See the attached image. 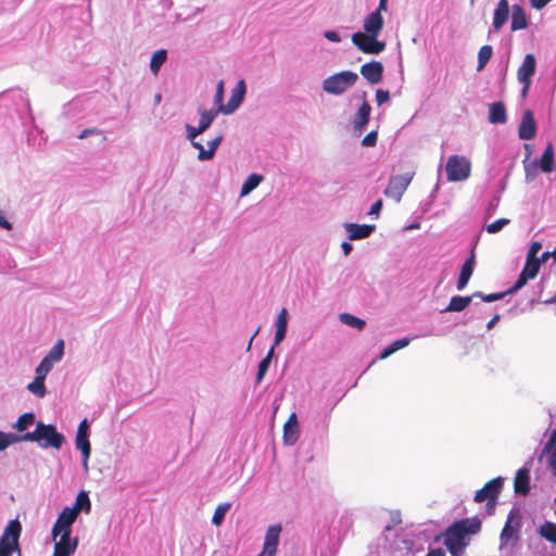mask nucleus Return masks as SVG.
<instances>
[{
	"label": "nucleus",
	"instance_id": "obj_1",
	"mask_svg": "<svg viewBox=\"0 0 556 556\" xmlns=\"http://www.w3.org/2000/svg\"><path fill=\"white\" fill-rule=\"evenodd\" d=\"M481 529L478 518H465L454 522L445 532L444 544L453 556H459L466 545L468 534H476Z\"/></svg>",
	"mask_w": 556,
	"mask_h": 556
},
{
	"label": "nucleus",
	"instance_id": "obj_2",
	"mask_svg": "<svg viewBox=\"0 0 556 556\" xmlns=\"http://www.w3.org/2000/svg\"><path fill=\"white\" fill-rule=\"evenodd\" d=\"M23 442H37L41 447H53L60 450L65 442L62 433L58 432L55 426L38 421L31 432L22 434Z\"/></svg>",
	"mask_w": 556,
	"mask_h": 556
},
{
	"label": "nucleus",
	"instance_id": "obj_3",
	"mask_svg": "<svg viewBox=\"0 0 556 556\" xmlns=\"http://www.w3.org/2000/svg\"><path fill=\"white\" fill-rule=\"evenodd\" d=\"M21 533V522L17 519L9 521L0 538V556H12L14 552H20Z\"/></svg>",
	"mask_w": 556,
	"mask_h": 556
},
{
	"label": "nucleus",
	"instance_id": "obj_4",
	"mask_svg": "<svg viewBox=\"0 0 556 556\" xmlns=\"http://www.w3.org/2000/svg\"><path fill=\"white\" fill-rule=\"evenodd\" d=\"M358 79L356 73L351 71H343L333 74L323 81V89L330 94H341L348 88L354 86Z\"/></svg>",
	"mask_w": 556,
	"mask_h": 556
},
{
	"label": "nucleus",
	"instance_id": "obj_5",
	"mask_svg": "<svg viewBox=\"0 0 556 556\" xmlns=\"http://www.w3.org/2000/svg\"><path fill=\"white\" fill-rule=\"evenodd\" d=\"M448 181H462L467 179L471 173L470 162L462 155H451L445 165Z\"/></svg>",
	"mask_w": 556,
	"mask_h": 556
},
{
	"label": "nucleus",
	"instance_id": "obj_6",
	"mask_svg": "<svg viewBox=\"0 0 556 556\" xmlns=\"http://www.w3.org/2000/svg\"><path fill=\"white\" fill-rule=\"evenodd\" d=\"M414 176V172L391 176L384 190V195L387 198L393 199L399 203L402 200V197L407 190L408 186L410 185Z\"/></svg>",
	"mask_w": 556,
	"mask_h": 556
},
{
	"label": "nucleus",
	"instance_id": "obj_7",
	"mask_svg": "<svg viewBox=\"0 0 556 556\" xmlns=\"http://www.w3.org/2000/svg\"><path fill=\"white\" fill-rule=\"evenodd\" d=\"M377 38V35L357 31L352 35V42L364 53L378 54L386 49V42Z\"/></svg>",
	"mask_w": 556,
	"mask_h": 556
},
{
	"label": "nucleus",
	"instance_id": "obj_8",
	"mask_svg": "<svg viewBox=\"0 0 556 556\" xmlns=\"http://www.w3.org/2000/svg\"><path fill=\"white\" fill-rule=\"evenodd\" d=\"M504 484V478L497 477L484 484V486L480 490H478L475 494V502L482 503L484 501H488V505L494 506L496 503V500L501 493V490Z\"/></svg>",
	"mask_w": 556,
	"mask_h": 556
},
{
	"label": "nucleus",
	"instance_id": "obj_9",
	"mask_svg": "<svg viewBox=\"0 0 556 556\" xmlns=\"http://www.w3.org/2000/svg\"><path fill=\"white\" fill-rule=\"evenodd\" d=\"M78 515L75 509H71L70 507H65L59 515L52 531L51 535L55 541L60 533H72V525L77 519Z\"/></svg>",
	"mask_w": 556,
	"mask_h": 556
},
{
	"label": "nucleus",
	"instance_id": "obj_10",
	"mask_svg": "<svg viewBox=\"0 0 556 556\" xmlns=\"http://www.w3.org/2000/svg\"><path fill=\"white\" fill-rule=\"evenodd\" d=\"M76 448L79 450L84 457V466L87 468L88 459L91 453V445L89 442V425L87 419H83L77 428L76 440H75Z\"/></svg>",
	"mask_w": 556,
	"mask_h": 556
},
{
	"label": "nucleus",
	"instance_id": "obj_11",
	"mask_svg": "<svg viewBox=\"0 0 556 556\" xmlns=\"http://www.w3.org/2000/svg\"><path fill=\"white\" fill-rule=\"evenodd\" d=\"M72 533H60V540L55 541L53 556H71L73 555L78 546V539H71Z\"/></svg>",
	"mask_w": 556,
	"mask_h": 556
},
{
	"label": "nucleus",
	"instance_id": "obj_12",
	"mask_svg": "<svg viewBox=\"0 0 556 556\" xmlns=\"http://www.w3.org/2000/svg\"><path fill=\"white\" fill-rule=\"evenodd\" d=\"M280 525L270 526L265 535L264 547L261 556H275L279 543Z\"/></svg>",
	"mask_w": 556,
	"mask_h": 556
},
{
	"label": "nucleus",
	"instance_id": "obj_13",
	"mask_svg": "<svg viewBox=\"0 0 556 556\" xmlns=\"http://www.w3.org/2000/svg\"><path fill=\"white\" fill-rule=\"evenodd\" d=\"M383 65L379 61H370L361 66L362 76L370 84L375 85L381 81L383 76Z\"/></svg>",
	"mask_w": 556,
	"mask_h": 556
},
{
	"label": "nucleus",
	"instance_id": "obj_14",
	"mask_svg": "<svg viewBox=\"0 0 556 556\" xmlns=\"http://www.w3.org/2000/svg\"><path fill=\"white\" fill-rule=\"evenodd\" d=\"M536 61L533 54L528 53L525 55L521 65L517 70V79L519 83L531 81L535 73Z\"/></svg>",
	"mask_w": 556,
	"mask_h": 556
},
{
	"label": "nucleus",
	"instance_id": "obj_15",
	"mask_svg": "<svg viewBox=\"0 0 556 556\" xmlns=\"http://www.w3.org/2000/svg\"><path fill=\"white\" fill-rule=\"evenodd\" d=\"M536 134V124L531 111H526L518 128V136L522 140H530Z\"/></svg>",
	"mask_w": 556,
	"mask_h": 556
},
{
	"label": "nucleus",
	"instance_id": "obj_16",
	"mask_svg": "<svg viewBox=\"0 0 556 556\" xmlns=\"http://www.w3.org/2000/svg\"><path fill=\"white\" fill-rule=\"evenodd\" d=\"M547 456V465L554 476H556V429L551 432V435L545 443L541 458Z\"/></svg>",
	"mask_w": 556,
	"mask_h": 556
},
{
	"label": "nucleus",
	"instance_id": "obj_17",
	"mask_svg": "<svg viewBox=\"0 0 556 556\" xmlns=\"http://www.w3.org/2000/svg\"><path fill=\"white\" fill-rule=\"evenodd\" d=\"M514 491L516 494L527 495L530 492V470L520 468L514 479Z\"/></svg>",
	"mask_w": 556,
	"mask_h": 556
},
{
	"label": "nucleus",
	"instance_id": "obj_18",
	"mask_svg": "<svg viewBox=\"0 0 556 556\" xmlns=\"http://www.w3.org/2000/svg\"><path fill=\"white\" fill-rule=\"evenodd\" d=\"M299 427L298 417L295 413H292L286 424L283 425V441L286 444L292 445L298 441Z\"/></svg>",
	"mask_w": 556,
	"mask_h": 556
},
{
	"label": "nucleus",
	"instance_id": "obj_19",
	"mask_svg": "<svg viewBox=\"0 0 556 556\" xmlns=\"http://www.w3.org/2000/svg\"><path fill=\"white\" fill-rule=\"evenodd\" d=\"M223 141V136L219 135L216 138L212 139L207 144L208 149L205 150L204 147L200 142H193V147L199 151L198 160L200 161H208L214 157L216 150L218 149L220 142Z\"/></svg>",
	"mask_w": 556,
	"mask_h": 556
},
{
	"label": "nucleus",
	"instance_id": "obj_20",
	"mask_svg": "<svg viewBox=\"0 0 556 556\" xmlns=\"http://www.w3.org/2000/svg\"><path fill=\"white\" fill-rule=\"evenodd\" d=\"M366 34H372L379 36L383 28V17L379 12H371L363 24Z\"/></svg>",
	"mask_w": 556,
	"mask_h": 556
},
{
	"label": "nucleus",
	"instance_id": "obj_21",
	"mask_svg": "<svg viewBox=\"0 0 556 556\" xmlns=\"http://www.w3.org/2000/svg\"><path fill=\"white\" fill-rule=\"evenodd\" d=\"M375 228V225H358L352 223L345 225L350 240L365 239L370 236Z\"/></svg>",
	"mask_w": 556,
	"mask_h": 556
},
{
	"label": "nucleus",
	"instance_id": "obj_22",
	"mask_svg": "<svg viewBox=\"0 0 556 556\" xmlns=\"http://www.w3.org/2000/svg\"><path fill=\"white\" fill-rule=\"evenodd\" d=\"M509 15V5L507 0H500L494 11L493 27L498 31L507 22Z\"/></svg>",
	"mask_w": 556,
	"mask_h": 556
},
{
	"label": "nucleus",
	"instance_id": "obj_23",
	"mask_svg": "<svg viewBox=\"0 0 556 556\" xmlns=\"http://www.w3.org/2000/svg\"><path fill=\"white\" fill-rule=\"evenodd\" d=\"M473 268H475V254L471 253V255L465 261V263L462 266L460 274H459V277L457 280V285H456L457 290L460 291L467 286L470 277L473 273Z\"/></svg>",
	"mask_w": 556,
	"mask_h": 556
},
{
	"label": "nucleus",
	"instance_id": "obj_24",
	"mask_svg": "<svg viewBox=\"0 0 556 556\" xmlns=\"http://www.w3.org/2000/svg\"><path fill=\"white\" fill-rule=\"evenodd\" d=\"M288 327V312L286 308H282L276 320V332L274 339V348L278 345L286 337Z\"/></svg>",
	"mask_w": 556,
	"mask_h": 556
},
{
	"label": "nucleus",
	"instance_id": "obj_25",
	"mask_svg": "<svg viewBox=\"0 0 556 556\" xmlns=\"http://www.w3.org/2000/svg\"><path fill=\"white\" fill-rule=\"evenodd\" d=\"M371 108L367 101H364L359 106L357 113L354 118V129L362 132L365 126L369 122Z\"/></svg>",
	"mask_w": 556,
	"mask_h": 556
},
{
	"label": "nucleus",
	"instance_id": "obj_26",
	"mask_svg": "<svg viewBox=\"0 0 556 556\" xmlns=\"http://www.w3.org/2000/svg\"><path fill=\"white\" fill-rule=\"evenodd\" d=\"M528 26V20L525 10L518 4L513 5L511 24L513 31L525 29Z\"/></svg>",
	"mask_w": 556,
	"mask_h": 556
},
{
	"label": "nucleus",
	"instance_id": "obj_27",
	"mask_svg": "<svg viewBox=\"0 0 556 556\" xmlns=\"http://www.w3.org/2000/svg\"><path fill=\"white\" fill-rule=\"evenodd\" d=\"M489 121L492 124H504L507 121L506 109L503 102H494L489 109Z\"/></svg>",
	"mask_w": 556,
	"mask_h": 556
},
{
	"label": "nucleus",
	"instance_id": "obj_28",
	"mask_svg": "<svg viewBox=\"0 0 556 556\" xmlns=\"http://www.w3.org/2000/svg\"><path fill=\"white\" fill-rule=\"evenodd\" d=\"M540 167L544 173H552L555 169L554 150L551 142L547 143L540 159Z\"/></svg>",
	"mask_w": 556,
	"mask_h": 556
},
{
	"label": "nucleus",
	"instance_id": "obj_29",
	"mask_svg": "<svg viewBox=\"0 0 556 556\" xmlns=\"http://www.w3.org/2000/svg\"><path fill=\"white\" fill-rule=\"evenodd\" d=\"M472 295L462 296L455 295L452 296L448 305L443 309V312H462L464 311L472 301Z\"/></svg>",
	"mask_w": 556,
	"mask_h": 556
},
{
	"label": "nucleus",
	"instance_id": "obj_30",
	"mask_svg": "<svg viewBox=\"0 0 556 556\" xmlns=\"http://www.w3.org/2000/svg\"><path fill=\"white\" fill-rule=\"evenodd\" d=\"M539 533L547 542L556 544V523L552 521H545L539 528Z\"/></svg>",
	"mask_w": 556,
	"mask_h": 556
},
{
	"label": "nucleus",
	"instance_id": "obj_31",
	"mask_svg": "<svg viewBox=\"0 0 556 556\" xmlns=\"http://www.w3.org/2000/svg\"><path fill=\"white\" fill-rule=\"evenodd\" d=\"M218 113L219 112L217 110H200L201 118L199 122L198 130L204 132L212 125Z\"/></svg>",
	"mask_w": 556,
	"mask_h": 556
},
{
	"label": "nucleus",
	"instance_id": "obj_32",
	"mask_svg": "<svg viewBox=\"0 0 556 556\" xmlns=\"http://www.w3.org/2000/svg\"><path fill=\"white\" fill-rule=\"evenodd\" d=\"M263 181V176L258 174H251L241 187L240 195L244 197L252 192L261 182Z\"/></svg>",
	"mask_w": 556,
	"mask_h": 556
},
{
	"label": "nucleus",
	"instance_id": "obj_33",
	"mask_svg": "<svg viewBox=\"0 0 556 556\" xmlns=\"http://www.w3.org/2000/svg\"><path fill=\"white\" fill-rule=\"evenodd\" d=\"M70 508L75 509L77 515L79 514L80 510H85L86 513H89L91 509V503H90L87 492L80 491L76 497L74 506L70 507Z\"/></svg>",
	"mask_w": 556,
	"mask_h": 556
},
{
	"label": "nucleus",
	"instance_id": "obj_34",
	"mask_svg": "<svg viewBox=\"0 0 556 556\" xmlns=\"http://www.w3.org/2000/svg\"><path fill=\"white\" fill-rule=\"evenodd\" d=\"M167 59V52L166 50H157L152 54L151 61H150V70L153 74H157L161 66L165 63Z\"/></svg>",
	"mask_w": 556,
	"mask_h": 556
},
{
	"label": "nucleus",
	"instance_id": "obj_35",
	"mask_svg": "<svg viewBox=\"0 0 556 556\" xmlns=\"http://www.w3.org/2000/svg\"><path fill=\"white\" fill-rule=\"evenodd\" d=\"M35 424V415L34 413H24L18 417L16 422L13 425V429L23 432L28 427L33 426Z\"/></svg>",
	"mask_w": 556,
	"mask_h": 556
},
{
	"label": "nucleus",
	"instance_id": "obj_36",
	"mask_svg": "<svg viewBox=\"0 0 556 556\" xmlns=\"http://www.w3.org/2000/svg\"><path fill=\"white\" fill-rule=\"evenodd\" d=\"M492 54H493V49L491 46L484 45L480 48V50L478 52V66H477L478 72L482 71L485 67V65L492 58Z\"/></svg>",
	"mask_w": 556,
	"mask_h": 556
},
{
	"label": "nucleus",
	"instance_id": "obj_37",
	"mask_svg": "<svg viewBox=\"0 0 556 556\" xmlns=\"http://www.w3.org/2000/svg\"><path fill=\"white\" fill-rule=\"evenodd\" d=\"M339 319L344 325H348L350 327L356 328L358 330H363L366 323L364 319H361L352 314L343 313L339 316Z\"/></svg>",
	"mask_w": 556,
	"mask_h": 556
},
{
	"label": "nucleus",
	"instance_id": "obj_38",
	"mask_svg": "<svg viewBox=\"0 0 556 556\" xmlns=\"http://www.w3.org/2000/svg\"><path fill=\"white\" fill-rule=\"evenodd\" d=\"M274 356V346L268 351L267 355L260 362L258 369H257V376H256V382L260 383L263 378L265 377L268 367L270 365L271 358Z\"/></svg>",
	"mask_w": 556,
	"mask_h": 556
},
{
	"label": "nucleus",
	"instance_id": "obj_39",
	"mask_svg": "<svg viewBox=\"0 0 556 556\" xmlns=\"http://www.w3.org/2000/svg\"><path fill=\"white\" fill-rule=\"evenodd\" d=\"M64 354V341L58 340L56 343L53 345V348L49 351V353L45 356V358H48L51 363H56L61 361L62 356Z\"/></svg>",
	"mask_w": 556,
	"mask_h": 556
},
{
	"label": "nucleus",
	"instance_id": "obj_40",
	"mask_svg": "<svg viewBox=\"0 0 556 556\" xmlns=\"http://www.w3.org/2000/svg\"><path fill=\"white\" fill-rule=\"evenodd\" d=\"M23 442L22 434L5 433L0 431V451H4L11 444Z\"/></svg>",
	"mask_w": 556,
	"mask_h": 556
},
{
	"label": "nucleus",
	"instance_id": "obj_41",
	"mask_svg": "<svg viewBox=\"0 0 556 556\" xmlns=\"http://www.w3.org/2000/svg\"><path fill=\"white\" fill-rule=\"evenodd\" d=\"M27 389L38 397L46 395L45 379L42 377H35L34 381L27 386Z\"/></svg>",
	"mask_w": 556,
	"mask_h": 556
},
{
	"label": "nucleus",
	"instance_id": "obj_42",
	"mask_svg": "<svg viewBox=\"0 0 556 556\" xmlns=\"http://www.w3.org/2000/svg\"><path fill=\"white\" fill-rule=\"evenodd\" d=\"M511 520H513V515L510 514L508 516V519L504 526V528L502 529V532H501V542L502 544H507L508 541L514 536V534L517 532V529H515L513 526H511Z\"/></svg>",
	"mask_w": 556,
	"mask_h": 556
},
{
	"label": "nucleus",
	"instance_id": "obj_43",
	"mask_svg": "<svg viewBox=\"0 0 556 556\" xmlns=\"http://www.w3.org/2000/svg\"><path fill=\"white\" fill-rule=\"evenodd\" d=\"M230 504L229 503H223L219 504L214 511V515L212 517V522L215 526H220L224 521L226 513L229 510Z\"/></svg>",
	"mask_w": 556,
	"mask_h": 556
},
{
	"label": "nucleus",
	"instance_id": "obj_44",
	"mask_svg": "<svg viewBox=\"0 0 556 556\" xmlns=\"http://www.w3.org/2000/svg\"><path fill=\"white\" fill-rule=\"evenodd\" d=\"M540 262H538L536 260L533 261V260H530V258H527L526 260V264L522 268V271L528 275V277H530L531 279L535 278L540 271Z\"/></svg>",
	"mask_w": 556,
	"mask_h": 556
},
{
	"label": "nucleus",
	"instance_id": "obj_45",
	"mask_svg": "<svg viewBox=\"0 0 556 556\" xmlns=\"http://www.w3.org/2000/svg\"><path fill=\"white\" fill-rule=\"evenodd\" d=\"M507 294H509L508 290L504 291V292L490 293V294H483L482 292L477 291L472 294V296L480 298L482 301L490 303V302H495V301L502 300Z\"/></svg>",
	"mask_w": 556,
	"mask_h": 556
},
{
	"label": "nucleus",
	"instance_id": "obj_46",
	"mask_svg": "<svg viewBox=\"0 0 556 556\" xmlns=\"http://www.w3.org/2000/svg\"><path fill=\"white\" fill-rule=\"evenodd\" d=\"M241 101L238 100V98H236L235 96H231L230 99L228 100L227 104L226 105H220L217 111L218 112H222L224 114H231L233 113L240 105Z\"/></svg>",
	"mask_w": 556,
	"mask_h": 556
},
{
	"label": "nucleus",
	"instance_id": "obj_47",
	"mask_svg": "<svg viewBox=\"0 0 556 556\" xmlns=\"http://www.w3.org/2000/svg\"><path fill=\"white\" fill-rule=\"evenodd\" d=\"M510 223L508 218H500L486 226L489 233H496Z\"/></svg>",
	"mask_w": 556,
	"mask_h": 556
},
{
	"label": "nucleus",
	"instance_id": "obj_48",
	"mask_svg": "<svg viewBox=\"0 0 556 556\" xmlns=\"http://www.w3.org/2000/svg\"><path fill=\"white\" fill-rule=\"evenodd\" d=\"M52 367L53 363L48 361V358L43 357L39 366L36 368V377H42L43 379H46V376L52 369Z\"/></svg>",
	"mask_w": 556,
	"mask_h": 556
},
{
	"label": "nucleus",
	"instance_id": "obj_49",
	"mask_svg": "<svg viewBox=\"0 0 556 556\" xmlns=\"http://www.w3.org/2000/svg\"><path fill=\"white\" fill-rule=\"evenodd\" d=\"M530 279H531V278H530V277H528V275H526V274L521 270V273L519 274V277H518V279L516 280V282L514 283V286H513V287H510V288L508 289V293H509V294H513V293L517 292L518 290H520L521 288H523V287L527 285L528 280H530Z\"/></svg>",
	"mask_w": 556,
	"mask_h": 556
},
{
	"label": "nucleus",
	"instance_id": "obj_50",
	"mask_svg": "<svg viewBox=\"0 0 556 556\" xmlns=\"http://www.w3.org/2000/svg\"><path fill=\"white\" fill-rule=\"evenodd\" d=\"M378 139V132L377 130H371L368 132L362 140V144L364 147H375Z\"/></svg>",
	"mask_w": 556,
	"mask_h": 556
},
{
	"label": "nucleus",
	"instance_id": "obj_51",
	"mask_svg": "<svg viewBox=\"0 0 556 556\" xmlns=\"http://www.w3.org/2000/svg\"><path fill=\"white\" fill-rule=\"evenodd\" d=\"M390 100V92L388 90L378 89L376 91L377 105L381 106Z\"/></svg>",
	"mask_w": 556,
	"mask_h": 556
},
{
	"label": "nucleus",
	"instance_id": "obj_52",
	"mask_svg": "<svg viewBox=\"0 0 556 556\" xmlns=\"http://www.w3.org/2000/svg\"><path fill=\"white\" fill-rule=\"evenodd\" d=\"M542 249V244L539 242V241H534L531 243L530 245V249L528 251V254H527V258H530V260H538V253L540 252V250Z\"/></svg>",
	"mask_w": 556,
	"mask_h": 556
},
{
	"label": "nucleus",
	"instance_id": "obj_53",
	"mask_svg": "<svg viewBox=\"0 0 556 556\" xmlns=\"http://www.w3.org/2000/svg\"><path fill=\"white\" fill-rule=\"evenodd\" d=\"M244 93H245V83L244 80H239L236 88L232 90V94L231 96H235L236 98H238V100H240L242 102L243 98H244Z\"/></svg>",
	"mask_w": 556,
	"mask_h": 556
},
{
	"label": "nucleus",
	"instance_id": "obj_54",
	"mask_svg": "<svg viewBox=\"0 0 556 556\" xmlns=\"http://www.w3.org/2000/svg\"><path fill=\"white\" fill-rule=\"evenodd\" d=\"M186 132H187V138L191 141L192 146H193V142H195L194 139L199 135L203 134V131L198 130V127H193L191 125H186Z\"/></svg>",
	"mask_w": 556,
	"mask_h": 556
},
{
	"label": "nucleus",
	"instance_id": "obj_55",
	"mask_svg": "<svg viewBox=\"0 0 556 556\" xmlns=\"http://www.w3.org/2000/svg\"><path fill=\"white\" fill-rule=\"evenodd\" d=\"M223 100H224V81L220 80L217 84L214 101H215V104H217L219 108L223 104Z\"/></svg>",
	"mask_w": 556,
	"mask_h": 556
},
{
	"label": "nucleus",
	"instance_id": "obj_56",
	"mask_svg": "<svg viewBox=\"0 0 556 556\" xmlns=\"http://www.w3.org/2000/svg\"><path fill=\"white\" fill-rule=\"evenodd\" d=\"M391 344L395 349V352H396L397 350L407 346L409 344V339L403 338V339L392 342Z\"/></svg>",
	"mask_w": 556,
	"mask_h": 556
},
{
	"label": "nucleus",
	"instance_id": "obj_57",
	"mask_svg": "<svg viewBox=\"0 0 556 556\" xmlns=\"http://www.w3.org/2000/svg\"><path fill=\"white\" fill-rule=\"evenodd\" d=\"M382 207V200H378L376 201L371 207H370V211H369V215H376L380 212Z\"/></svg>",
	"mask_w": 556,
	"mask_h": 556
},
{
	"label": "nucleus",
	"instance_id": "obj_58",
	"mask_svg": "<svg viewBox=\"0 0 556 556\" xmlns=\"http://www.w3.org/2000/svg\"><path fill=\"white\" fill-rule=\"evenodd\" d=\"M395 352V349L392 346V344L388 345L380 354L381 359L388 358L390 355H392Z\"/></svg>",
	"mask_w": 556,
	"mask_h": 556
},
{
	"label": "nucleus",
	"instance_id": "obj_59",
	"mask_svg": "<svg viewBox=\"0 0 556 556\" xmlns=\"http://www.w3.org/2000/svg\"><path fill=\"white\" fill-rule=\"evenodd\" d=\"M325 37L332 42H339L341 39L338 33L332 30L326 31Z\"/></svg>",
	"mask_w": 556,
	"mask_h": 556
},
{
	"label": "nucleus",
	"instance_id": "obj_60",
	"mask_svg": "<svg viewBox=\"0 0 556 556\" xmlns=\"http://www.w3.org/2000/svg\"><path fill=\"white\" fill-rule=\"evenodd\" d=\"M531 2V5L534 8V9H543L549 1L548 0H530Z\"/></svg>",
	"mask_w": 556,
	"mask_h": 556
},
{
	"label": "nucleus",
	"instance_id": "obj_61",
	"mask_svg": "<svg viewBox=\"0 0 556 556\" xmlns=\"http://www.w3.org/2000/svg\"><path fill=\"white\" fill-rule=\"evenodd\" d=\"M96 134H100V130H98L96 128H87V129L83 130V132L78 136V138L84 139L89 135H96Z\"/></svg>",
	"mask_w": 556,
	"mask_h": 556
},
{
	"label": "nucleus",
	"instance_id": "obj_62",
	"mask_svg": "<svg viewBox=\"0 0 556 556\" xmlns=\"http://www.w3.org/2000/svg\"><path fill=\"white\" fill-rule=\"evenodd\" d=\"M388 9V0H379V5L374 12H379L381 14L383 11Z\"/></svg>",
	"mask_w": 556,
	"mask_h": 556
},
{
	"label": "nucleus",
	"instance_id": "obj_63",
	"mask_svg": "<svg viewBox=\"0 0 556 556\" xmlns=\"http://www.w3.org/2000/svg\"><path fill=\"white\" fill-rule=\"evenodd\" d=\"M0 227L10 230L12 228V225L5 219V217L0 212Z\"/></svg>",
	"mask_w": 556,
	"mask_h": 556
},
{
	"label": "nucleus",
	"instance_id": "obj_64",
	"mask_svg": "<svg viewBox=\"0 0 556 556\" xmlns=\"http://www.w3.org/2000/svg\"><path fill=\"white\" fill-rule=\"evenodd\" d=\"M426 556H445V552L442 548L430 549Z\"/></svg>",
	"mask_w": 556,
	"mask_h": 556
}]
</instances>
